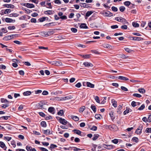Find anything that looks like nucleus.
Masks as SVG:
<instances>
[{
    "label": "nucleus",
    "instance_id": "1",
    "mask_svg": "<svg viewBox=\"0 0 151 151\" xmlns=\"http://www.w3.org/2000/svg\"><path fill=\"white\" fill-rule=\"evenodd\" d=\"M115 19L118 22H121L123 24H128V22L125 19L121 17H116Z\"/></svg>",
    "mask_w": 151,
    "mask_h": 151
},
{
    "label": "nucleus",
    "instance_id": "2",
    "mask_svg": "<svg viewBox=\"0 0 151 151\" xmlns=\"http://www.w3.org/2000/svg\"><path fill=\"white\" fill-rule=\"evenodd\" d=\"M56 118L59 121L60 123L63 124L65 125L68 123V122L65 119L60 118L58 116H56Z\"/></svg>",
    "mask_w": 151,
    "mask_h": 151
},
{
    "label": "nucleus",
    "instance_id": "3",
    "mask_svg": "<svg viewBox=\"0 0 151 151\" xmlns=\"http://www.w3.org/2000/svg\"><path fill=\"white\" fill-rule=\"evenodd\" d=\"M17 35H8L4 37L3 38V40H10L13 38H14V37H15L17 36Z\"/></svg>",
    "mask_w": 151,
    "mask_h": 151
},
{
    "label": "nucleus",
    "instance_id": "4",
    "mask_svg": "<svg viewBox=\"0 0 151 151\" xmlns=\"http://www.w3.org/2000/svg\"><path fill=\"white\" fill-rule=\"evenodd\" d=\"M106 128H108L109 129L111 130H116L117 129V127L114 124H113L111 125H106Z\"/></svg>",
    "mask_w": 151,
    "mask_h": 151
},
{
    "label": "nucleus",
    "instance_id": "5",
    "mask_svg": "<svg viewBox=\"0 0 151 151\" xmlns=\"http://www.w3.org/2000/svg\"><path fill=\"white\" fill-rule=\"evenodd\" d=\"M142 125L141 124H140L136 131L135 133L137 134H141L142 133Z\"/></svg>",
    "mask_w": 151,
    "mask_h": 151
},
{
    "label": "nucleus",
    "instance_id": "6",
    "mask_svg": "<svg viewBox=\"0 0 151 151\" xmlns=\"http://www.w3.org/2000/svg\"><path fill=\"white\" fill-rule=\"evenodd\" d=\"M24 5L29 8H32L35 7V6L32 4H29V3H26L24 4Z\"/></svg>",
    "mask_w": 151,
    "mask_h": 151
},
{
    "label": "nucleus",
    "instance_id": "7",
    "mask_svg": "<svg viewBox=\"0 0 151 151\" xmlns=\"http://www.w3.org/2000/svg\"><path fill=\"white\" fill-rule=\"evenodd\" d=\"M131 39L132 40L139 41H140L142 40H143V38L138 37H131Z\"/></svg>",
    "mask_w": 151,
    "mask_h": 151
},
{
    "label": "nucleus",
    "instance_id": "8",
    "mask_svg": "<svg viewBox=\"0 0 151 151\" xmlns=\"http://www.w3.org/2000/svg\"><path fill=\"white\" fill-rule=\"evenodd\" d=\"M83 65H85V67H92L93 65L91 63L88 62H85L83 63Z\"/></svg>",
    "mask_w": 151,
    "mask_h": 151
},
{
    "label": "nucleus",
    "instance_id": "9",
    "mask_svg": "<svg viewBox=\"0 0 151 151\" xmlns=\"http://www.w3.org/2000/svg\"><path fill=\"white\" fill-rule=\"evenodd\" d=\"M103 14L106 17H111L113 16V14L109 11L105 12Z\"/></svg>",
    "mask_w": 151,
    "mask_h": 151
},
{
    "label": "nucleus",
    "instance_id": "10",
    "mask_svg": "<svg viewBox=\"0 0 151 151\" xmlns=\"http://www.w3.org/2000/svg\"><path fill=\"white\" fill-rule=\"evenodd\" d=\"M54 13V11L53 10H47L45 11L44 13L45 14L51 15L53 14Z\"/></svg>",
    "mask_w": 151,
    "mask_h": 151
},
{
    "label": "nucleus",
    "instance_id": "11",
    "mask_svg": "<svg viewBox=\"0 0 151 151\" xmlns=\"http://www.w3.org/2000/svg\"><path fill=\"white\" fill-rule=\"evenodd\" d=\"M3 6L6 7H7L9 8L14 9V6L12 4H4Z\"/></svg>",
    "mask_w": 151,
    "mask_h": 151
},
{
    "label": "nucleus",
    "instance_id": "12",
    "mask_svg": "<svg viewBox=\"0 0 151 151\" xmlns=\"http://www.w3.org/2000/svg\"><path fill=\"white\" fill-rule=\"evenodd\" d=\"M55 111V109L54 107H50L48 109V111L52 114H54V111Z\"/></svg>",
    "mask_w": 151,
    "mask_h": 151
},
{
    "label": "nucleus",
    "instance_id": "13",
    "mask_svg": "<svg viewBox=\"0 0 151 151\" xmlns=\"http://www.w3.org/2000/svg\"><path fill=\"white\" fill-rule=\"evenodd\" d=\"M5 21L6 22L10 23L12 22H15V20L14 19H12L6 18L5 19Z\"/></svg>",
    "mask_w": 151,
    "mask_h": 151
},
{
    "label": "nucleus",
    "instance_id": "14",
    "mask_svg": "<svg viewBox=\"0 0 151 151\" xmlns=\"http://www.w3.org/2000/svg\"><path fill=\"white\" fill-rule=\"evenodd\" d=\"M50 0H48L47 1H46V4L47 5V6H46V7L50 9H52V6L51 5V3H49L48 2L50 1Z\"/></svg>",
    "mask_w": 151,
    "mask_h": 151
},
{
    "label": "nucleus",
    "instance_id": "15",
    "mask_svg": "<svg viewBox=\"0 0 151 151\" xmlns=\"http://www.w3.org/2000/svg\"><path fill=\"white\" fill-rule=\"evenodd\" d=\"M0 146L3 148L4 150H6V146L5 144L2 142H0Z\"/></svg>",
    "mask_w": 151,
    "mask_h": 151
},
{
    "label": "nucleus",
    "instance_id": "16",
    "mask_svg": "<svg viewBox=\"0 0 151 151\" xmlns=\"http://www.w3.org/2000/svg\"><path fill=\"white\" fill-rule=\"evenodd\" d=\"M132 110L131 109L128 108L127 107L126 108V109L125 110L123 113L125 115L126 114H127L129 113V112L132 111Z\"/></svg>",
    "mask_w": 151,
    "mask_h": 151
},
{
    "label": "nucleus",
    "instance_id": "17",
    "mask_svg": "<svg viewBox=\"0 0 151 151\" xmlns=\"http://www.w3.org/2000/svg\"><path fill=\"white\" fill-rule=\"evenodd\" d=\"M119 79L122 80H124L125 81H127L129 80V79L126 77L120 76H119L118 77Z\"/></svg>",
    "mask_w": 151,
    "mask_h": 151
},
{
    "label": "nucleus",
    "instance_id": "18",
    "mask_svg": "<svg viewBox=\"0 0 151 151\" xmlns=\"http://www.w3.org/2000/svg\"><path fill=\"white\" fill-rule=\"evenodd\" d=\"M104 147L105 148L108 149H111L113 148V146L111 145H104Z\"/></svg>",
    "mask_w": 151,
    "mask_h": 151
},
{
    "label": "nucleus",
    "instance_id": "19",
    "mask_svg": "<svg viewBox=\"0 0 151 151\" xmlns=\"http://www.w3.org/2000/svg\"><path fill=\"white\" fill-rule=\"evenodd\" d=\"M99 135L98 134H95L93 135V137L92 138V139L93 140H95L97 139L99 137Z\"/></svg>",
    "mask_w": 151,
    "mask_h": 151
},
{
    "label": "nucleus",
    "instance_id": "20",
    "mask_svg": "<svg viewBox=\"0 0 151 151\" xmlns=\"http://www.w3.org/2000/svg\"><path fill=\"white\" fill-rule=\"evenodd\" d=\"M80 6L81 7H83L86 8H88L89 7L88 4L85 3H81Z\"/></svg>",
    "mask_w": 151,
    "mask_h": 151
},
{
    "label": "nucleus",
    "instance_id": "21",
    "mask_svg": "<svg viewBox=\"0 0 151 151\" xmlns=\"http://www.w3.org/2000/svg\"><path fill=\"white\" fill-rule=\"evenodd\" d=\"M31 92L29 91H27L24 92L23 93V94L24 96H28L30 95L31 94Z\"/></svg>",
    "mask_w": 151,
    "mask_h": 151
},
{
    "label": "nucleus",
    "instance_id": "22",
    "mask_svg": "<svg viewBox=\"0 0 151 151\" xmlns=\"http://www.w3.org/2000/svg\"><path fill=\"white\" fill-rule=\"evenodd\" d=\"M71 118L75 121H78L79 120V118L78 116H72Z\"/></svg>",
    "mask_w": 151,
    "mask_h": 151
},
{
    "label": "nucleus",
    "instance_id": "23",
    "mask_svg": "<svg viewBox=\"0 0 151 151\" xmlns=\"http://www.w3.org/2000/svg\"><path fill=\"white\" fill-rule=\"evenodd\" d=\"M74 133H76L77 134L81 135V132L79 130L77 129H74L73 131Z\"/></svg>",
    "mask_w": 151,
    "mask_h": 151
},
{
    "label": "nucleus",
    "instance_id": "24",
    "mask_svg": "<svg viewBox=\"0 0 151 151\" xmlns=\"http://www.w3.org/2000/svg\"><path fill=\"white\" fill-rule=\"evenodd\" d=\"M91 109L93 110V112L95 113L96 111V108L94 105H92L91 107Z\"/></svg>",
    "mask_w": 151,
    "mask_h": 151
},
{
    "label": "nucleus",
    "instance_id": "25",
    "mask_svg": "<svg viewBox=\"0 0 151 151\" xmlns=\"http://www.w3.org/2000/svg\"><path fill=\"white\" fill-rule=\"evenodd\" d=\"M80 27L82 28L87 29L88 27L85 23H82L80 26Z\"/></svg>",
    "mask_w": 151,
    "mask_h": 151
},
{
    "label": "nucleus",
    "instance_id": "26",
    "mask_svg": "<svg viewBox=\"0 0 151 151\" xmlns=\"http://www.w3.org/2000/svg\"><path fill=\"white\" fill-rule=\"evenodd\" d=\"M46 18L48 19V18L47 17H42V18H39L38 19V20H39V22H42L45 21Z\"/></svg>",
    "mask_w": 151,
    "mask_h": 151
},
{
    "label": "nucleus",
    "instance_id": "27",
    "mask_svg": "<svg viewBox=\"0 0 151 151\" xmlns=\"http://www.w3.org/2000/svg\"><path fill=\"white\" fill-rule=\"evenodd\" d=\"M91 55V54L86 55H81V56L85 59H88L90 58Z\"/></svg>",
    "mask_w": 151,
    "mask_h": 151
},
{
    "label": "nucleus",
    "instance_id": "28",
    "mask_svg": "<svg viewBox=\"0 0 151 151\" xmlns=\"http://www.w3.org/2000/svg\"><path fill=\"white\" fill-rule=\"evenodd\" d=\"M103 47L104 48L110 49L111 47H112V46L108 44H106L103 45Z\"/></svg>",
    "mask_w": 151,
    "mask_h": 151
},
{
    "label": "nucleus",
    "instance_id": "29",
    "mask_svg": "<svg viewBox=\"0 0 151 151\" xmlns=\"http://www.w3.org/2000/svg\"><path fill=\"white\" fill-rule=\"evenodd\" d=\"M87 86L90 87L91 88H94V85L93 84L89 82H88L87 83Z\"/></svg>",
    "mask_w": 151,
    "mask_h": 151
},
{
    "label": "nucleus",
    "instance_id": "30",
    "mask_svg": "<svg viewBox=\"0 0 151 151\" xmlns=\"http://www.w3.org/2000/svg\"><path fill=\"white\" fill-rule=\"evenodd\" d=\"M138 91L141 93L143 94L145 92V90L143 88H139L138 89Z\"/></svg>",
    "mask_w": 151,
    "mask_h": 151
},
{
    "label": "nucleus",
    "instance_id": "31",
    "mask_svg": "<svg viewBox=\"0 0 151 151\" xmlns=\"http://www.w3.org/2000/svg\"><path fill=\"white\" fill-rule=\"evenodd\" d=\"M93 13V12L91 11H88L86 13V16L87 17H88Z\"/></svg>",
    "mask_w": 151,
    "mask_h": 151
},
{
    "label": "nucleus",
    "instance_id": "32",
    "mask_svg": "<svg viewBox=\"0 0 151 151\" xmlns=\"http://www.w3.org/2000/svg\"><path fill=\"white\" fill-rule=\"evenodd\" d=\"M41 125L43 127H46L47 126V124L46 122L45 121H42L40 123Z\"/></svg>",
    "mask_w": 151,
    "mask_h": 151
},
{
    "label": "nucleus",
    "instance_id": "33",
    "mask_svg": "<svg viewBox=\"0 0 151 151\" xmlns=\"http://www.w3.org/2000/svg\"><path fill=\"white\" fill-rule=\"evenodd\" d=\"M50 129H47L44 130V133L45 134H50Z\"/></svg>",
    "mask_w": 151,
    "mask_h": 151
},
{
    "label": "nucleus",
    "instance_id": "34",
    "mask_svg": "<svg viewBox=\"0 0 151 151\" xmlns=\"http://www.w3.org/2000/svg\"><path fill=\"white\" fill-rule=\"evenodd\" d=\"M132 24L133 26L135 27H138L139 26V24L137 22H133L132 23Z\"/></svg>",
    "mask_w": 151,
    "mask_h": 151
},
{
    "label": "nucleus",
    "instance_id": "35",
    "mask_svg": "<svg viewBox=\"0 0 151 151\" xmlns=\"http://www.w3.org/2000/svg\"><path fill=\"white\" fill-rule=\"evenodd\" d=\"M112 103L114 107H117L116 102L114 100H112Z\"/></svg>",
    "mask_w": 151,
    "mask_h": 151
},
{
    "label": "nucleus",
    "instance_id": "36",
    "mask_svg": "<svg viewBox=\"0 0 151 151\" xmlns=\"http://www.w3.org/2000/svg\"><path fill=\"white\" fill-rule=\"evenodd\" d=\"M124 4L125 6L128 7V6L131 4V3L130 1H128L124 2Z\"/></svg>",
    "mask_w": 151,
    "mask_h": 151
},
{
    "label": "nucleus",
    "instance_id": "37",
    "mask_svg": "<svg viewBox=\"0 0 151 151\" xmlns=\"http://www.w3.org/2000/svg\"><path fill=\"white\" fill-rule=\"evenodd\" d=\"M113 112L112 111L111 112L109 113L110 116L112 121L115 119V117H114L113 115Z\"/></svg>",
    "mask_w": 151,
    "mask_h": 151
},
{
    "label": "nucleus",
    "instance_id": "38",
    "mask_svg": "<svg viewBox=\"0 0 151 151\" xmlns=\"http://www.w3.org/2000/svg\"><path fill=\"white\" fill-rule=\"evenodd\" d=\"M56 66H60L62 64V62L60 61H56Z\"/></svg>",
    "mask_w": 151,
    "mask_h": 151
},
{
    "label": "nucleus",
    "instance_id": "39",
    "mask_svg": "<svg viewBox=\"0 0 151 151\" xmlns=\"http://www.w3.org/2000/svg\"><path fill=\"white\" fill-rule=\"evenodd\" d=\"M26 149L27 151H31V150L32 149L31 146L29 145H27L26 146Z\"/></svg>",
    "mask_w": 151,
    "mask_h": 151
},
{
    "label": "nucleus",
    "instance_id": "40",
    "mask_svg": "<svg viewBox=\"0 0 151 151\" xmlns=\"http://www.w3.org/2000/svg\"><path fill=\"white\" fill-rule=\"evenodd\" d=\"M85 109V106H83L81 107L79 109V111L80 113L82 112Z\"/></svg>",
    "mask_w": 151,
    "mask_h": 151
},
{
    "label": "nucleus",
    "instance_id": "41",
    "mask_svg": "<svg viewBox=\"0 0 151 151\" xmlns=\"http://www.w3.org/2000/svg\"><path fill=\"white\" fill-rule=\"evenodd\" d=\"M2 124L5 125L6 128L8 129H11V126L10 125L7 124Z\"/></svg>",
    "mask_w": 151,
    "mask_h": 151
},
{
    "label": "nucleus",
    "instance_id": "42",
    "mask_svg": "<svg viewBox=\"0 0 151 151\" xmlns=\"http://www.w3.org/2000/svg\"><path fill=\"white\" fill-rule=\"evenodd\" d=\"M119 9L121 12H123L124 11L125 8L124 6H121L119 7Z\"/></svg>",
    "mask_w": 151,
    "mask_h": 151
},
{
    "label": "nucleus",
    "instance_id": "43",
    "mask_svg": "<svg viewBox=\"0 0 151 151\" xmlns=\"http://www.w3.org/2000/svg\"><path fill=\"white\" fill-rule=\"evenodd\" d=\"M145 108V106L144 104H142L141 106L138 109V110H143Z\"/></svg>",
    "mask_w": 151,
    "mask_h": 151
},
{
    "label": "nucleus",
    "instance_id": "44",
    "mask_svg": "<svg viewBox=\"0 0 151 151\" xmlns=\"http://www.w3.org/2000/svg\"><path fill=\"white\" fill-rule=\"evenodd\" d=\"M73 97L72 96L70 95L66 96H65V100H70L73 98Z\"/></svg>",
    "mask_w": 151,
    "mask_h": 151
},
{
    "label": "nucleus",
    "instance_id": "45",
    "mask_svg": "<svg viewBox=\"0 0 151 151\" xmlns=\"http://www.w3.org/2000/svg\"><path fill=\"white\" fill-rule=\"evenodd\" d=\"M121 89L123 91H128V90L127 88L126 87L122 86L121 87Z\"/></svg>",
    "mask_w": 151,
    "mask_h": 151
},
{
    "label": "nucleus",
    "instance_id": "46",
    "mask_svg": "<svg viewBox=\"0 0 151 151\" xmlns=\"http://www.w3.org/2000/svg\"><path fill=\"white\" fill-rule=\"evenodd\" d=\"M124 49L128 53H130L132 51V50L128 48H125Z\"/></svg>",
    "mask_w": 151,
    "mask_h": 151
},
{
    "label": "nucleus",
    "instance_id": "47",
    "mask_svg": "<svg viewBox=\"0 0 151 151\" xmlns=\"http://www.w3.org/2000/svg\"><path fill=\"white\" fill-rule=\"evenodd\" d=\"M145 132L147 133H151V128H147L145 131Z\"/></svg>",
    "mask_w": 151,
    "mask_h": 151
},
{
    "label": "nucleus",
    "instance_id": "48",
    "mask_svg": "<svg viewBox=\"0 0 151 151\" xmlns=\"http://www.w3.org/2000/svg\"><path fill=\"white\" fill-rule=\"evenodd\" d=\"M1 102L2 103H6V102H8L9 101H7V100L6 99H4V98H1Z\"/></svg>",
    "mask_w": 151,
    "mask_h": 151
},
{
    "label": "nucleus",
    "instance_id": "49",
    "mask_svg": "<svg viewBox=\"0 0 151 151\" xmlns=\"http://www.w3.org/2000/svg\"><path fill=\"white\" fill-rule=\"evenodd\" d=\"M10 116H3L1 117H0V120L1 119H4L5 120H7L8 119L9 117H10Z\"/></svg>",
    "mask_w": 151,
    "mask_h": 151
},
{
    "label": "nucleus",
    "instance_id": "50",
    "mask_svg": "<svg viewBox=\"0 0 151 151\" xmlns=\"http://www.w3.org/2000/svg\"><path fill=\"white\" fill-rule=\"evenodd\" d=\"M11 12V10L10 9H6L4 12V14H8L9 13H10Z\"/></svg>",
    "mask_w": 151,
    "mask_h": 151
},
{
    "label": "nucleus",
    "instance_id": "51",
    "mask_svg": "<svg viewBox=\"0 0 151 151\" xmlns=\"http://www.w3.org/2000/svg\"><path fill=\"white\" fill-rule=\"evenodd\" d=\"M132 140L136 142H138V139L137 137H134L132 138Z\"/></svg>",
    "mask_w": 151,
    "mask_h": 151
},
{
    "label": "nucleus",
    "instance_id": "52",
    "mask_svg": "<svg viewBox=\"0 0 151 151\" xmlns=\"http://www.w3.org/2000/svg\"><path fill=\"white\" fill-rule=\"evenodd\" d=\"M1 29V30L2 31H3V32L4 33H6L7 32V31L6 28H2Z\"/></svg>",
    "mask_w": 151,
    "mask_h": 151
},
{
    "label": "nucleus",
    "instance_id": "53",
    "mask_svg": "<svg viewBox=\"0 0 151 151\" xmlns=\"http://www.w3.org/2000/svg\"><path fill=\"white\" fill-rule=\"evenodd\" d=\"M133 96H134L137 97L138 98H140L142 96L140 94L138 93H134L133 94Z\"/></svg>",
    "mask_w": 151,
    "mask_h": 151
},
{
    "label": "nucleus",
    "instance_id": "54",
    "mask_svg": "<svg viewBox=\"0 0 151 151\" xmlns=\"http://www.w3.org/2000/svg\"><path fill=\"white\" fill-rule=\"evenodd\" d=\"M101 116V115L100 114H96L95 117V118L97 119H101L100 116Z\"/></svg>",
    "mask_w": 151,
    "mask_h": 151
},
{
    "label": "nucleus",
    "instance_id": "55",
    "mask_svg": "<svg viewBox=\"0 0 151 151\" xmlns=\"http://www.w3.org/2000/svg\"><path fill=\"white\" fill-rule=\"evenodd\" d=\"M63 114V111L62 110H60L59 112L58 113V114L59 115L62 116Z\"/></svg>",
    "mask_w": 151,
    "mask_h": 151
},
{
    "label": "nucleus",
    "instance_id": "56",
    "mask_svg": "<svg viewBox=\"0 0 151 151\" xmlns=\"http://www.w3.org/2000/svg\"><path fill=\"white\" fill-rule=\"evenodd\" d=\"M8 29L9 30L14 29L15 27L14 26H9L8 27Z\"/></svg>",
    "mask_w": 151,
    "mask_h": 151
},
{
    "label": "nucleus",
    "instance_id": "57",
    "mask_svg": "<svg viewBox=\"0 0 151 151\" xmlns=\"http://www.w3.org/2000/svg\"><path fill=\"white\" fill-rule=\"evenodd\" d=\"M95 99L96 102L99 103H100V101L99 100V98L98 96H96Z\"/></svg>",
    "mask_w": 151,
    "mask_h": 151
},
{
    "label": "nucleus",
    "instance_id": "58",
    "mask_svg": "<svg viewBox=\"0 0 151 151\" xmlns=\"http://www.w3.org/2000/svg\"><path fill=\"white\" fill-rule=\"evenodd\" d=\"M71 31L74 33H76L77 31V29L75 28H72L71 29Z\"/></svg>",
    "mask_w": 151,
    "mask_h": 151
},
{
    "label": "nucleus",
    "instance_id": "59",
    "mask_svg": "<svg viewBox=\"0 0 151 151\" xmlns=\"http://www.w3.org/2000/svg\"><path fill=\"white\" fill-rule=\"evenodd\" d=\"M121 28L123 29H126L127 28V27L126 25H123L121 26Z\"/></svg>",
    "mask_w": 151,
    "mask_h": 151
},
{
    "label": "nucleus",
    "instance_id": "60",
    "mask_svg": "<svg viewBox=\"0 0 151 151\" xmlns=\"http://www.w3.org/2000/svg\"><path fill=\"white\" fill-rule=\"evenodd\" d=\"M57 147V146L56 145H54L53 144H51L50 145V149L54 148L55 147Z\"/></svg>",
    "mask_w": 151,
    "mask_h": 151
},
{
    "label": "nucleus",
    "instance_id": "61",
    "mask_svg": "<svg viewBox=\"0 0 151 151\" xmlns=\"http://www.w3.org/2000/svg\"><path fill=\"white\" fill-rule=\"evenodd\" d=\"M111 9L114 12H117L118 10L117 8L114 6L112 7Z\"/></svg>",
    "mask_w": 151,
    "mask_h": 151
},
{
    "label": "nucleus",
    "instance_id": "62",
    "mask_svg": "<svg viewBox=\"0 0 151 151\" xmlns=\"http://www.w3.org/2000/svg\"><path fill=\"white\" fill-rule=\"evenodd\" d=\"M23 63L27 66H29L31 65L30 63L28 62H23Z\"/></svg>",
    "mask_w": 151,
    "mask_h": 151
},
{
    "label": "nucleus",
    "instance_id": "63",
    "mask_svg": "<svg viewBox=\"0 0 151 151\" xmlns=\"http://www.w3.org/2000/svg\"><path fill=\"white\" fill-rule=\"evenodd\" d=\"M136 102L134 101H132L131 103V105L133 107H134L136 106Z\"/></svg>",
    "mask_w": 151,
    "mask_h": 151
},
{
    "label": "nucleus",
    "instance_id": "64",
    "mask_svg": "<svg viewBox=\"0 0 151 151\" xmlns=\"http://www.w3.org/2000/svg\"><path fill=\"white\" fill-rule=\"evenodd\" d=\"M39 148L42 151H48L47 149L44 147H40Z\"/></svg>",
    "mask_w": 151,
    "mask_h": 151
}]
</instances>
